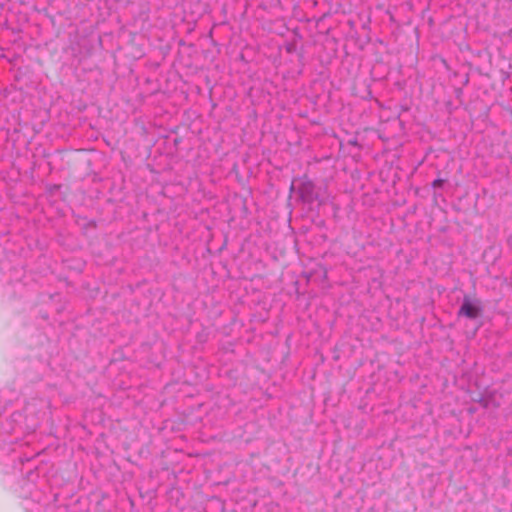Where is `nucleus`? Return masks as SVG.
Masks as SVG:
<instances>
[{"instance_id":"nucleus-4","label":"nucleus","mask_w":512,"mask_h":512,"mask_svg":"<svg viewBox=\"0 0 512 512\" xmlns=\"http://www.w3.org/2000/svg\"><path fill=\"white\" fill-rule=\"evenodd\" d=\"M297 181L299 182V179H294V180L292 181V184H291V186H290V188H289V193H290V194H292L293 192H296V193H297V185H296V182H297ZM289 197L291 198V195H289Z\"/></svg>"},{"instance_id":"nucleus-3","label":"nucleus","mask_w":512,"mask_h":512,"mask_svg":"<svg viewBox=\"0 0 512 512\" xmlns=\"http://www.w3.org/2000/svg\"><path fill=\"white\" fill-rule=\"evenodd\" d=\"M446 183V180L444 179H435L433 182H432V187L434 189H439V188H442L444 186V184Z\"/></svg>"},{"instance_id":"nucleus-2","label":"nucleus","mask_w":512,"mask_h":512,"mask_svg":"<svg viewBox=\"0 0 512 512\" xmlns=\"http://www.w3.org/2000/svg\"><path fill=\"white\" fill-rule=\"evenodd\" d=\"M483 314V305L480 299L472 298L465 295L462 304L458 310V316H464L468 319L474 320L481 317Z\"/></svg>"},{"instance_id":"nucleus-1","label":"nucleus","mask_w":512,"mask_h":512,"mask_svg":"<svg viewBox=\"0 0 512 512\" xmlns=\"http://www.w3.org/2000/svg\"><path fill=\"white\" fill-rule=\"evenodd\" d=\"M297 201L309 206L314 202H318L319 205L323 202L320 198L319 189L306 175L299 178L297 185Z\"/></svg>"}]
</instances>
